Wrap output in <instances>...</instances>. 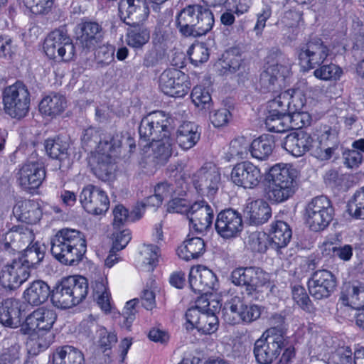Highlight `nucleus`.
Wrapping results in <instances>:
<instances>
[{
	"mask_svg": "<svg viewBox=\"0 0 364 364\" xmlns=\"http://www.w3.org/2000/svg\"><path fill=\"white\" fill-rule=\"evenodd\" d=\"M331 54V49L321 38H311L296 49L297 59L301 69H315L314 75L324 81H337L343 75L342 69L334 63H323Z\"/></svg>",
	"mask_w": 364,
	"mask_h": 364,
	"instance_id": "f257e3e1",
	"label": "nucleus"
},
{
	"mask_svg": "<svg viewBox=\"0 0 364 364\" xmlns=\"http://www.w3.org/2000/svg\"><path fill=\"white\" fill-rule=\"evenodd\" d=\"M51 253L60 262L75 265L82 260L87 245L84 235L75 230L63 228L51 238Z\"/></svg>",
	"mask_w": 364,
	"mask_h": 364,
	"instance_id": "f03ea898",
	"label": "nucleus"
},
{
	"mask_svg": "<svg viewBox=\"0 0 364 364\" xmlns=\"http://www.w3.org/2000/svg\"><path fill=\"white\" fill-rule=\"evenodd\" d=\"M213 13L200 4L188 5L176 16V25L186 37L201 36L210 31L214 26Z\"/></svg>",
	"mask_w": 364,
	"mask_h": 364,
	"instance_id": "7ed1b4c3",
	"label": "nucleus"
},
{
	"mask_svg": "<svg viewBox=\"0 0 364 364\" xmlns=\"http://www.w3.org/2000/svg\"><path fill=\"white\" fill-rule=\"evenodd\" d=\"M266 196L272 202L282 203L296 192V182L294 169L287 164L273 166L266 176Z\"/></svg>",
	"mask_w": 364,
	"mask_h": 364,
	"instance_id": "20e7f679",
	"label": "nucleus"
},
{
	"mask_svg": "<svg viewBox=\"0 0 364 364\" xmlns=\"http://www.w3.org/2000/svg\"><path fill=\"white\" fill-rule=\"evenodd\" d=\"M57 319L55 312L50 309L38 308L30 314L22 325L24 333L36 332L37 343L40 348H47L54 341L51 328Z\"/></svg>",
	"mask_w": 364,
	"mask_h": 364,
	"instance_id": "39448f33",
	"label": "nucleus"
},
{
	"mask_svg": "<svg viewBox=\"0 0 364 364\" xmlns=\"http://www.w3.org/2000/svg\"><path fill=\"white\" fill-rule=\"evenodd\" d=\"M88 284L82 276H70L63 279L53 291L51 301L60 309H67L80 304L87 296Z\"/></svg>",
	"mask_w": 364,
	"mask_h": 364,
	"instance_id": "423d86ee",
	"label": "nucleus"
},
{
	"mask_svg": "<svg viewBox=\"0 0 364 364\" xmlns=\"http://www.w3.org/2000/svg\"><path fill=\"white\" fill-rule=\"evenodd\" d=\"M4 112L12 118L21 119L28 113L31 95L28 87L21 82L6 87L2 92Z\"/></svg>",
	"mask_w": 364,
	"mask_h": 364,
	"instance_id": "0eeeda50",
	"label": "nucleus"
},
{
	"mask_svg": "<svg viewBox=\"0 0 364 364\" xmlns=\"http://www.w3.org/2000/svg\"><path fill=\"white\" fill-rule=\"evenodd\" d=\"M284 338L280 329L268 328L257 339L254 346V355L259 364H270L279 355L284 346Z\"/></svg>",
	"mask_w": 364,
	"mask_h": 364,
	"instance_id": "6e6552de",
	"label": "nucleus"
},
{
	"mask_svg": "<svg viewBox=\"0 0 364 364\" xmlns=\"http://www.w3.org/2000/svg\"><path fill=\"white\" fill-rule=\"evenodd\" d=\"M262 311V306L247 304L243 296L236 295L225 303L223 316L225 321L231 325L240 322L250 323L260 317Z\"/></svg>",
	"mask_w": 364,
	"mask_h": 364,
	"instance_id": "1a4fd4ad",
	"label": "nucleus"
},
{
	"mask_svg": "<svg viewBox=\"0 0 364 364\" xmlns=\"http://www.w3.org/2000/svg\"><path fill=\"white\" fill-rule=\"evenodd\" d=\"M139 145L146 148L151 142L171 135L169 122L161 111L154 112L144 117L139 127Z\"/></svg>",
	"mask_w": 364,
	"mask_h": 364,
	"instance_id": "9d476101",
	"label": "nucleus"
},
{
	"mask_svg": "<svg viewBox=\"0 0 364 364\" xmlns=\"http://www.w3.org/2000/svg\"><path fill=\"white\" fill-rule=\"evenodd\" d=\"M43 49L50 59L64 62L72 60L75 54V48L67 31L62 28L56 29L47 36Z\"/></svg>",
	"mask_w": 364,
	"mask_h": 364,
	"instance_id": "9b49d317",
	"label": "nucleus"
},
{
	"mask_svg": "<svg viewBox=\"0 0 364 364\" xmlns=\"http://www.w3.org/2000/svg\"><path fill=\"white\" fill-rule=\"evenodd\" d=\"M333 208L323 196L314 198L306 207V221L310 229L317 232L328 226L333 217Z\"/></svg>",
	"mask_w": 364,
	"mask_h": 364,
	"instance_id": "f8f14e48",
	"label": "nucleus"
},
{
	"mask_svg": "<svg viewBox=\"0 0 364 364\" xmlns=\"http://www.w3.org/2000/svg\"><path fill=\"white\" fill-rule=\"evenodd\" d=\"M159 88L165 95L173 97H183L191 88L188 77L176 68L164 70L159 77Z\"/></svg>",
	"mask_w": 364,
	"mask_h": 364,
	"instance_id": "ddd939ff",
	"label": "nucleus"
},
{
	"mask_svg": "<svg viewBox=\"0 0 364 364\" xmlns=\"http://www.w3.org/2000/svg\"><path fill=\"white\" fill-rule=\"evenodd\" d=\"M221 180L219 168L212 163L205 164L192 177V181L197 191L208 198L218 192Z\"/></svg>",
	"mask_w": 364,
	"mask_h": 364,
	"instance_id": "4468645a",
	"label": "nucleus"
},
{
	"mask_svg": "<svg viewBox=\"0 0 364 364\" xmlns=\"http://www.w3.org/2000/svg\"><path fill=\"white\" fill-rule=\"evenodd\" d=\"M121 145L119 136L109 137L108 139L100 141L97 152L91 159V165L95 174L100 178L105 180L111 174L112 164L110 152Z\"/></svg>",
	"mask_w": 364,
	"mask_h": 364,
	"instance_id": "2eb2a0df",
	"label": "nucleus"
},
{
	"mask_svg": "<svg viewBox=\"0 0 364 364\" xmlns=\"http://www.w3.org/2000/svg\"><path fill=\"white\" fill-rule=\"evenodd\" d=\"M79 200L84 210L93 215H105L109 208V199L106 192L91 184L83 187Z\"/></svg>",
	"mask_w": 364,
	"mask_h": 364,
	"instance_id": "dca6fc26",
	"label": "nucleus"
},
{
	"mask_svg": "<svg viewBox=\"0 0 364 364\" xmlns=\"http://www.w3.org/2000/svg\"><path fill=\"white\" fill-rule=\"evenodd\" d=\"M289 64L285 63V58L279 54L276 63H269L261 73L259 83L264 91L277 92L289 73Z\"/></svg>",
	"mask_w": 364,
	"mask_h": 364,
	"instance_id": "f3484780",
	"label": "nucleus"
},
{
	"mask_svg": "<svg viewBox=\"0 0 364 364\" xmlns=\"http://www.w3.org/2000/svg\"><path fill=\"white\" fill-rule=\"evenodd\" d=\"M230 278L235 285L245 287L249 294L269 281V274L256 267L236 268L232 272Z\"/></svg>",
	"mask_w": 364,
	"mask_h": 364,
	"instance_id": "a211bd4d",
	"label": "nucleus"
},
{
	"mask_svg": "<svg viewBox=\"0 0 364 364\" xmlns=\"http://www.w3.org/2000/svg\"><path fill=\"white\" fill-rule=\"evenodd\" d=\"M216 232L223 239L237 237L243 229L241 214L232 208L220 211L215 223Z\"/></svg>",
	"mask_w": 364,
	"mask_h": 364,
	"instance_id": "6ab92c4d",
	"label": "nucleus"
},
{
	"mask_svg": "<svg viewBox=\"0 0 364 364\" xmlns=\"http://www.w3.org/2000/svg\"><path fill=\"white\" fill-rule=\"evenodd\" d=\"M30 277L28 264L18 259L4 265L0 271V284L9 289H16L23 284Z\"/></svg>",
	"mask_w": 364,
	"mask_h": 364,
	"instance_id": "aec40b11",
	"label": "nucleus"
},
{
	"mask_svg": "<svg viewBox=\"0 0 364 364\" xmlns=\"http://www.w3.org/2000/svg\"><path fill=\"white\" fill-rule=\"evenodd\" d=\"M231 181L236 186L252 189L257 187L262 180V173L258 166L250 161L236 164L230 173Z\"/></svg>",
	"mask_w": 364,
	"mask_h": 364,
	"instance_id": "412c9836",
	"label": "nucleus"
},
{
	"mask_svg": "<svg viewBox=\"0 0 364 364\" xmlns=\"http://www.w3.org/2000/svg\"><path fill=\"white\" fill-rule=\"evenodd\" d=\"M336 285V277L327 269L316 271L308 281L309 294L316 299H323L330 296Z\"/></svg>",
	"mask_w": 364,
	"mask_h": 364,
	"instance_id": "4be33fe9",
	"label": "nucleus"
},
{
	"mask_svg": "<svg viewBox=\"0 0 364 364\" xmlns=\"http://www.w3.org/2000/svg\"><path fill=\"white\" fill-rule=\"evenodd\" d=\"M118 9L121 20L127 25L141 23L149 14L146 0H120Z\"/></svg>",
	"mask_w": 364,
	"mask_h": 364,
	"instance_id": "5701e85b",
	"label": "nucleus"
},
{
	"mask_svg": "<svg viewBox=\"0 0 364 364\" xmlns=\"http://www.w3.org/2000/svg\"><path fill=\"white\" fill-rule=\"evenodd\" d=\"M18 181L25 190L38 188L46 178V170L42 163L28 161L23 164L18 173Z\"/></svg>",
	"mask_w": 364,
	"mask_h": 364,
	"instance_id": "b1692460",
	"label": "nucleus"
},
{
	"mask_svg": "<svg viewBox=\"0 0 364 364\" xmlns=\"http://www.w3.org/2000/svg\"><path fill=\"white\" fill-rule=\"evenodd\" d=\"M187 217L191 228L197 232H203L210 227L214 211L207 202L200 200L191 205V210Z\"/></svg>",
	"mask_w": 364,
	"mask_h": 364,
	"instance_id": "393cba45",
	"label": "nucleus"
},
{
	"mask_svg": "<svg viewBox=\"0 0 364 364\" xmlns=\"http://www.w3.org/2000/svg\"><path fill=\"white\" fill-rule=\"evenodd\" d=\"M34 239L35 235L31 229L23 226H14L4 234L3 245L6 250L21 252L31 245Z\"/></svg>",
	"mask_w": 364,
	"mask_h": 364,
	"instance_id": "a878e982",
	"label": "nucleus"
},
{
	"mask_svg": "<svg viewBox=\"0 0 364 364\" xmlns=\"http://www.w3.org/2000/svg\"><path fill=\"white\" fill-rule=\"evenodd\" d=\"M75 33L80 45L88 50L93 49L103 38L101 25L95 21H84L77 24Z\"/></svg>",
	"mask_w": 364,
	"mask_h": 364,
	"instance_id": "bb28decb",
	"label": "nucleus"
},
{
	"mask_svg": "<svg viewBox=\"0 0 364 364\" xmlns=\"http://www.w3.org/2000/svg\"><path fill=\"white\" fill-rule=\"evenodd\" d=\"M217 278L215 274L204 266L192 268L189 273L190 288L196 294L209 292L215 288Z\"/></svg>",
	"mask_w": 364,
	"mask_h": 364,
	"instance_id": "cd10ccee",
	"label": "nucleus"
},
{
	"mask_svg": "<svg viewBox=\"0 0 364 364\" xmlns=\"http://www.w3.org/2000/svg\"><path fill=\"white\" fill-rule=\"evenodd\" d=\"M312 136L302 130L288 134L284 140V149L295 157H299L309 152Z\"/></svg>",
	"mask_w": 364,
	"mask_h": 364,
	"instance_id": "c85d7f7f",
	"label": "nucleus"
},
{
	"mask_svg": "<svg viewBox=\"0 0 364 364\" xmlns=\"http://www.w3.org/2000/svg\"><path fill=\"white\" fill-rule=\"evenodd\" d=\"M13 214L18 221L36 224L42 217L40 205L30 200L18 201L13 208Z\"/></svg>",
	"mask_w": 364,
	"mask_h": 364,
	"instance_id": "c756f323",
	"label": "nucleus"
},
{
	"mask_svg": "<svg viewBox=\"0 0 364 364\" xmlns=\"http://www.w3.org/2000/svg\"><path fill=\"white\" fill-rule=\"evenodd\" d=\"M244 213L250 223L255 225L266 223L272 215L269 204L262 199L248 203Z\"/></svg>",
	"mask_w": 364,
	"mask_h": 364,
	"instance_id": "7c9ffc66",
	"label": "nucleus"
},
{
	"mask_svg": "<svg viewBox=\"0 0 364 364\" xmlns=\"http://www.w3.org/2000/svg\"><path fill=\"white\" fill-rule=\"evenodd\" d=\"M66 107V98L59 93H50L45 96L39 103L40 112L52 118L60 115Z\"/></svg>",
	"mask_w": 364,
	"mask_h": 364,
	"instance_id": "2f4dec72",
	"label": "nucleus"
},
{
	"mask_svg": "<svg viewBox=\"0 0 364 364\" xmlns=\"http://www.w3.org/2000/svg\"><path fill=\"white\" fill-rule=\"evenodd\" d=\"M291 230L289 225L282 220L272 223L269 236V246L274 250L285 247L291 238Z\"/></svg>",
	"mask_w": 364,
	"mask_h": 364,
	"instance_id": "473e14b6",
	"label": "nucleus"
},
{
	"mask_svg": "<svg viewBox=\"0 0 364 364\" xmlns=\"http://www.w3.org/2000/svg\"><path fill=\"white\" fill-rule=\"evenodd\" d=\"M0 323L7 327L17 328L21 325L19 303L14 299H7L0 305Z\"/></svg>",
	"mask_w": 364,
	"mask_h": 364,
	"instance_id": "72a5a7b5",
	"label": "nucleus"
},
{
	"mask_svg": "<svg viewBox=\"0 0 364 364\" xmlns=\"http://www.w3.org/2000/svg\"><path fill=\"white\" fill-rule=\"evenodd\" d=\"M198 129L197 125L191 122H183L179 126L176 132V142L181 149L188 150L196 144L200 136Z\"/></svg>",
	"mask_w": 364,
	"mask_h": 364,
	"instance_id": "f704fd0d",
	"label": "nucleus"
},
{
	"mask_svg": "<svg viewBox=\"0 0 364 364\" xmlns=\"http://www.w3.org/2000/svg\"><path fill=\"white\" fill-rule=\"evenodd\" d=\"M173 144L172 139L169 136L164 139H159L151 142L146 148L143 147L144 152H147L146 149H151L152 160L157 165H164L171 155V146Z\"/></svg>",
	"mask_w": 364,
	"mask_h": 364,
	"instance_id": "c9c22d12",
	"label": "nucleus"
},
{
	"mask_svg": "<svg viewBox=\"0 0 364 364\" xmlns=\"http://www.w3.org/2000/svg\"><path fill=\"white\" fill-rule=\"evenodd\" d=\"M53 364H85L82 351L71 346L56 348L53 354Z\"/></svg>",
	"mask_w": 364,
	"mask_h": 364,
	"instance_id": "e433bc0d",
	"label": "nucleus"
},
{
	"mask_svg": "<svg viewBox=\"0 0 364 364\" xmlns=\"http://www.w3.org/2000/svg\"><path fill=\"white\" fill-rule=\"evenodd\" d=\"M341 300L344 305L355 309L364 307V284L355 282L346 286L341 294Z\"/></svg>",
	"mask_w": 364,
	"mask_h": 364,
	"instance_id": "4c0bfd02",
	"label": "nucleus"
},
{
	"mask_svg": "<svg viewBox=\"0 0 364 364\" xmlns=\"http://www.w3.org/2000/svg\"><path fill=\"white\" fill-rule=\"evenodd\" d=\"M107 285V279L101 275L97 276L91 284L95 300L101 309L106 313L109 312L111 309L110 293Z\"/></svg>",
	"mask_w": 364,
	"mask_h": 364,
	"instance_id": "58836bf2",
	"label": "nucleus"
},
{
	"mask_svg": "<svg viewBox=\"0 0 364 364\" xmlns=\"http://www.w3.org/2000/svg\"><path fill=\"white\" fill-rule=\"evenodd\" d=\"M205 251L204 240L199 237H194L185 240L177 250V254L181 259L188 261L196 259Z\"/></svg>",
	"mask_w": 364,
	"mask_h": 364,
	"instance_id": "ea45409f",
	"label": "nucleus"
},
{
	"mask_svg": "<svg viewBox=\"0 0 364 364\" xmlns=\"http://www.w3.org/2000/svg\"><path fill=\"white\" fill-rule=\"evenodd\" d=\"M50 295V287L42 280L33 282L24 292L25 299L29 304L35 306L44 303Z\"/></svg>",
	"mask_w": 364,
	"mask_h": 364,
	"instance_id": "a19ab883",
	"label": "nucleus"
},
{
	"mask_svg": "<svg viewBox=\"0 0 364 364\" xmlns=\"http://www.w3.org/2000/svg\"><path fill=\"white\" fill-rule=\"evenodd\" d=\"M296 92L294 90H287L281 92L274 99L269 101L267 115H284L288 112L291 105V100L294 97Z\"/></svg>",
	"mask_w": 364,
	"mask_h": 364,
	"instance_id": "79ce46f5",
	"label": "nucleus"
},
{
	"mask_svg": "<svg viewBox=\"0 0 364 364\" xmlns=\"http://www.w3.org/2000/svg\"><path fill=\"white\" fill-rule=\"evenodd\" d=\"M274 146V142L272 136L262 135L252 142L250 153L253 158L264 160L272 154Z\"/></svg>",
	"mask_w": 364,
	"mask_h": 364,
	"instance_id": "37998d69",
	"label": "nucleus"
},
{
	"mask_svg": "<svg viewBox=\"0 0 364 364\" xmlns=\"http://www.w3.org/2000/svg\"><path fill=\"white\" fill-rule=\"evenodd\" d=\"M129 26L131 27L127 29L126 35L127 44L134 48H141L150 38L149 31L141 23Z\"/></svg>",
	"mask_w": 364,
	"mask_h": 364,
	"instance_id": "c03bdc74",
	"label": "nucleus"
},
{
	"mask_svg": "<svg viewBox=\"0 0 364 364\" xmlns=\"http://www.w3.org/2000/svg\"><path fill=\"white\" fill-rule=\"evenodd\" d=\"M23 251L22 256L17 259L23 262V264H28V270L31 267L41 262L44 258V247L38 242H33Z\"/></svg>",
	"mask_w": 364,
	"mask_h": 364,
	"instance_id": "a18cd8bd",
	"label": "nucleus"
},
{
	"mask_svg": "<svg viewBox=\"0 0 364 364\" xmlns=\"http://www.w3.org/2000/svg\"><path fill=\"white\" fill-rule=\"evenodd\" d=\"M267 129L272 132L282 133L292 128L288 115H267L265 119Z\"/></svg>",
	"mask_w": 364,
	"mask_h": 364,
	"instance_id": "49530a36",
	"label": "nucleus"
},
{
	"mask_svg": "<svg viewBox=\"0 0 364 364\" xmlns=\"http://www.w3.org/2000/svg\"><path fill=\"white\" fill-rule=\"evenodd\" d=\"M143 257L141 269L145 272H152L158 263L159 249L153 245H144L141 252Z\"/></svg>",
	"mask_w": 364,
	"mask_h": 364,
	"instance_id": "de8ad7c7",
	"label": "nucleus"
},
{
	"mask_svg": "<svg viewBox=\"0 0 364 364\" xmlns=\"http://www.w3.org/2000/svg\"><path fill=\"white\" fill-rule=\"evenodd\" d=\"M348 211L355 219H364V186L353 196L348 204Z\"/></svg>",
	"mask_w": 364,
	"mask_h": 364,
	"instance_id": "09e8293b",
	"label": "nucleus"
},
{
	"mask_svg": "<svg viewBox=\"0 0 364 364\" xmlns=\"http://www.w3.org/2000/svg\"><path fill=\"white\" fill-rule=\"evenodd\" d=\"M68 144L67 142L57 139H47L45 149L48 155L53 159L63 160L67 156Z\"/></svg>",
	"mask_w": 364,
	"mask_h": 364,
	"instance_id": "8fccbe9b",
	"label": "nucleus"
},
{
	"mask_svg": "<svg viewBox=\"0 0 364 364\" xmlns=\"http://www.w3.org/2000/svg\"><path fill=\"white\" fill-rule=\"evenodd\" d=\"M246 243L252 251L264 252L269 246V236L264 232H252L250 233Z\"/></svg>",
	"mask_w": 364,
	"mask_h": 364,
	"instance_id": "3c124183",
	"label": "nucleus"
},
{
	"mask_svg": "<svg viewBox=\"0 0 364 364\" xmlns=\"http://www.w3.org/2000/svg\"><path fill=\"white\" fill-rule=\"evenodd\" d=\"M250 151L249 141L245 137H237L231 141L228 154L231 159H245Z\"/></svg>",
	"mask_w": 364,
	"mask_h": 364,
	"instance_id": "603ef678",
	"label": "nucleus"
},
{
	"mask_svg": "<svg viewBox=\"0 0 364 364\" xmlns=\"http://www.w3.org/2000/svg\"><path fill=\"white\" fill-rule=\"evenodd\" d=\"M316 140L323 144L326 149L330 150L333 153L339 144L338 132L331 127H325Z\"/></svg>",
	"mask_w": 364,
	"mask_h": 364,
	"instance_id": "864d4df0",
	"label": "nucleus"
},
{
	"mask_svg": "<svg viewBox=\"0 0 364 364\" xmlns=\"http://www.w3.org/2000/svg\"><path fill=\"white\" fill-rule=\"evenodd\" d=\"M98 346L102 352L110 350L117 342V336L114 332H109L104 327H99L97 331Z\"/></svg>",
	"mask_w": 364,
	"mask_h": 364,
	"instance_id": "5fc2aeb1",
	"label": "nucleus"
},
{
	"mask_svg": "<svg viewBox=\"0 0 364 364\" xmlns=\"http://www.w3.org/2000/svg\"><path fill=\"white\" fill-rule=\"evenodd\" d=\"M292 299L294 302L304 311L310 312L312 309V304L304 287L296 285L292 287Z\"/></svg>",
	"mask_w": 364,
	"mask_h": 364,
	"instance_id": "6e6d98bb",
	"label": "nucleus"
},
{
	"mask_svg": "<svg viewBox=\"0 0 364 364\" xmlns=\"http://www.w3.org/2000/svg\"><path fill=\"white\" fill-rule=\"evenodd\" d=\"M218 318L213 314L203 313L196 329L203 334H212L218 328Z\"/></svg>",
	"mask_w": 364,
	"mask_h": 364,
	"instance_id": "4d7b16f0",
	"label": "nucleus"
},
{
	"mask_svg": "<svg viewBox=\"0 0 364 364\" xmlns=\"http://www.w3.org/2000/svg\"><path fill=\"white\" fill-rule=\"evenodd\" d=\"M114 48L111 45L99 46L95 51L97 64L102 68L108 65L114 60Z\"/></svg>",
	"mask_w": 364,
	"mask_h": 364,
	"instance_id": "13d9d810",
	"label": "nucleus"
},
{
	"mask_svg": "<svg viewBox=\"0 0 364 364\" xmlns=\"http://www.w3.org/2000/svg\"><path fill=\"white\" fill-rule=\"evenodd\" d=\"M188 53L191 63L195 65L206 62L209 58L208 49L204 43L193 45Z\"/></svg>",
	"mask_w": 364,
	"mask_h": 364,
	"instance_id": "bf43d9fd",
	"label": "nucleus"
},
{
	"mask_svg": "<svg viewBox=\"0 0 364 364\" xmlns=\"http://www.w3.org/2000/svg\"><path fill=\"white\" fill-rule=\"evenodd\" d=\"M191 99L198 107L206 108L211 102V97L208 90L202 86H196L191 92Z\"/></svg>",
	"mask_w": 364,
	"mask_h": 364,
	"instance_id": "052dcab7",
	"label": "nucleus"
},
{
	"mask_svg": "<svg viewBox=\"0 0 364 364\" xmlns=\"http://www.w3.org/2000/svg\"><path fill=\"white\" fill-rule=\"evenodd\" d=\"M272 6L267 1L262 2V6L259 12L257 14V23L254 30L257 34H260L266 26L267 21L272 16Z\"/></svg>",
	"mask_w": 364,
	"mask_h": 364,
	"instance_id": "680f3d73",
	"label": "nucleus"
},
{
	"mask_svg": "<svg viewBox=\"0 0 364 364\" xmlns=\"http://www.w3.org/2000/svg\"><path fill=\"white\" fill-rule=\"evenodd\" d=\"M23 4L34 14L47 13L53 6V0H23Z\"/></svg>",
	"mask_w": 364,
	"mask_h": 364,
	"instance_id": "e2e57ef3",
	"label": "nucleus"
},
{
	"mask_svg": "<svg viewBox=\"0 0 364 364\" xmlns=\"http://www.w3.org/2000/svg\"><path fill=\"white\" fill-rule=\"evenodd\" d=\"M191 205L186 199L176 198L168 203L167 211L171 213L186 214L188 216Z\"/></svg>",
	"mask_w": 364,
	"mask_h": 364,
	"instance_id": "0e129e2a",
	"label": "nucleus"
},
{
	"mask_svg": "<svg viewBox=\"0 0 364 364\" xmlns=\"http://www.w3.org/2000/svg\"><path fill=\"white\" fill-rule=\"evenodd\" d=\"M138 299H132L126 303L123 311H122V318L124 319L123 325L127 328H129L134 320L135 319V315L136 313V305L138 304Z\"/></svg>",
	"mask_w": 364,
	"mask_h": 364,
	"instance_id": "69168bd1",
	"label": "nucleus"
},
{
	"mask_svg": "<svg viewBox=\"0 0 364 364\" xmlns=\"http://www.w3.org/2000/svg\"><path fill=\"white\" fill-rule=\"evenodd\" d=\"M309 153L314 157L321 161L328 160L333 154L331 151L326 149L323 144H321L318 140H314L313 138Z\"/></svg>",
	"mask_w": 364,
	"mask_h": 364,
	"instance_id": "338daca9",
	"label": "nucleus"
},
{
	"mask_svg": "<svg viewBox=\"0 0 364 364\" xmlns=\"http://www.w3.org/2000/svg\"><path fill=\"white\" fill-rule=\"evenodd\" d=\"M130 213L129 210L122 205H117L113 210V225L115 228H120L129 220Z\"/></svg>",
	"mask_w": 364,
	"mask_h": 364,
	"instance_id": "774afa93",
	"label": "nucleus"
}]
</instances>
